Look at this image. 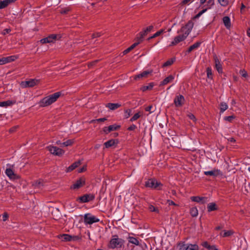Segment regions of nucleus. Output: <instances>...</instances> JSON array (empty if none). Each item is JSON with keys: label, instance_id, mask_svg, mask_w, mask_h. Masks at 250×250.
Masks as SVG:
<instances>
[{"label": "nucleus", "instance_id": "obj_39", "mask_svg": "<svg viewBox=\"0 0 250 250\" xmlns=\"http://www.w3.org/2000/svg\"><path fill=\"white\" fill-rule=\"evenodd\" d=\"M132 113V110L131 109H128L125 110L124 117L125 118L127 119L130 117Z\"/></svg>", "mask_w": 250, "mask_h": 250}, {"label": "nucleus", "instance_id": "obj_24", "mask_svg": "<svg viewBox=\"0 0 250 250\" xmlns=\"http://www.w3.org/2000/svg\"><path fill=\"white\" fill-rule=\"evenodd\" d=\"M59 238L63 241H71V235L68 234H63L59 236Z\"/></svg>", "mask_w": 250, "mask_h": 250}, {"label": "nucleus", "instance_id": "obj_12", "mask_svg": "<svg viewBox=\"0 0 250 250\" xmlns=\"http://www.w3.org/2000/svg\"><path fill=\"white\" fill-rule=\"evenodd\" d=\"M153 25H150L146 28L144 29L138 35L137 38L139 39L140 41H142L144 37L148 33L150 32L153 30Z\"/></svg>", "mask_w": 250, "mask_h": 250}, {"label": "nucleus", "instance_id": "obj_46", "mask_svg": "<svg viewBox=\"0 0 250 250\" xmlns=\"http://www.w3.org/2000/svg\"><path fill=\"white\" fill-rule=\"evenodd\" d=\"M234 118V116L233 115L226 116L224 118V119L229 122H231L232 120Z\"/></svg>", "mask_w": 250, "mask_h": 250}, {"label": "nucleus", "instance_id": "obj_23", "mask_svg": "<svg viewBox=\"0 0 250 250\" xmlns=\"http://www.w3.org/2000/svg\"><path fill=\"white\" fill-rule=\"evenodd\" d=\"M118 143L117 141L114 139H111L104 143V145L106 148H109L117 144Z\"/></svg>", "mask_w": 250, "mask_h": 250}, {"label": "nucleus", "instance_id": "obj_35", "mask_svg": "<svg viewBox=\"0 0 250 250\" xmlns=\"http://www.w3.org/2000/svg\"><path fill=\"white\" fill-rule=\"evenodd\" d=\"M9 5L7 0L0 1V9L6 7Z\"/></svg>", "mask_w": 250, "mask_h": 250}, {"label": "nucleus", "instance_id": "obj_14", "mask_svg": "<svg viewBox=\"0 0 250 250\" xmlns=\"http://www.w3.org/2000/svg\"><path fill=\"white\" fill-rule=\"evenodd\" d=\"M190 199L193 202L201 204H205L208 201V198L207 197L192 196Z\"/></svg>", "mask_w": 250, "mask_h": 250}, {"label": "nucleus", "instance_id": "obj_58", "mask_svg": "<svg viewBox=\"0 0 250 250\" xmlns=\"http://www.w3.org/2000/svg\"><path fill=\"white\" fill-rule=\"evenodd\" d=\"M137 128V126L135 125H132L128 128V130H133Z\"/></svg>", "mask_w": 250, "mask_h": 250}, {"label": "nucleus", "instance_id": "obj_55", "mask_svg": "<svg viewBox=\"0 0 250 250\" xmlns=\"http://www.w3.org/2000/svg\"><path fill=\"white\" fill-rule=\"evenodd\" d=\"M192 1V0H183L182 4L184 5L189 4Z\"/></svg>", "mask_w": 250, "mask_h": 250}, {"label": "nucleus", "instance_id": "obj_8", "mask_svg": "<svg viewBox=\"0 0 250 250\" xmlns=\"http://www.w3.org/2000/svg\"><path fill=\"white\" fill-rule=\"evenodd\" d=\"M199 247L196 244L182 243L179 244V250H198Z\"/></svg>", "mask_w": 250, "mask_h": 250}, {"label": "nucleus", "instance_id": "obj_49", "mask_svg": "<svg viewBox=\"0 0 250 250\" xmlns=\"http://www.w3.org/2000/svg\"><path fill=\"white\" fill-rule=\"evenodd\" d=\"M239 73L243 77L246 78L248 76V73L245 69L240 70Z\"/></svg>", "mask_w": 250, "mask_h": 250}, {"label": "nucleus", "instance_id": "obj_48", "mask_svg": "<svg viewBox=\"0 0 250 250\" xmlns=\"http://www.w3.org/2000/svg\"><path fill=\"white\" fill-rule=\"evenodd\" d=\"M153 86V84H152L151 83H150L148 85L143 86L142 87V90L145 91L146 90L151 89L152 88Z\"/></svg>", "mask_w": 250, "mask_h": 250}, {"label": "nucleus", "instance_id": "obj_57", "mask_svg": "<svg viewBox=\"0 0 250 250\" xmlns=\"http://www.w3.org/2000/svg\"><path fill=\"white\" fill-rule=\"evenodd\" d=\"M152 108V105H149L147 107H146V108H145V110L146 111H148V112H149L150 113H151L153 112L152 111H151V109Z\"/></svg>", "mask_w": 250, "mask_h": 250}, {"label": "nucleus", "instance_id": "obj_40", "mask_svg": "<svg viewBox=\"0 0 250 250\" xmlns=\"http://www.w3.org/2000/svg\"><path fill=\"white\" fill-rule=\"evenodd\" d=\"M218 2L222 6H227L229 4V0H218Z\"/></svg>", "mask_w": 250, "mask_h": 250}, {"label": "nucleus", "instance_id": "obj_51", "mask_svg": "<svg viewBox=\"0 0 250 250\" xmlns=\"http://www.w3.org/2000/svg\"><path fill=\"white\" fill-rule=\"evenodd\" d=\"M103 131L106 134H108L109 132H110L108 126H105L103 129Z\"/></svg>", "mask_w": 250, "mask_h": 250}, {"label": "nucleus", "instance_id": "obj_53", "mask_svg": "<svg viewBox=\"0 0 250 250\" xmlns=\"http://www.w3.org/2000/svg\"><path fill=\"white\" fill-rule=\"evenodd\" d=\"M202 246L204 247V248H207V249H208L209 246H210V245L208 244V243L205 241V242H204L202 244Z\"/></svg>", "mask_w": 250, "mask_h": 250}, {"label": "nucleus", "instance_id": "obj_19", "mask_svg": "<svg viewBox=\"0 0 250 250\" xmlns=\"http://www.w3.org/2000/svg\"><path fill=\"white\" fill-rule=\"evenodd\" d=\"M81 164V161H78L77 162H75V163H73L71 165H70L69 167H68L66 170V172H69L71 171H72L73 169H75L76 167H79Z\"/></svg>", "mask_w": 250, "mask_h": 250}, {"label": "nucleus", "instance_id": "obj_64", "mask_svg": "<svg viewBox=\"0 0 250 250\" xmlns=\"http://www.w3.org/2000/svg\"><path fill=\"white\" fill-rule=\"evenodd\" d=\"M203 14L200 12H199L195 17V19H198Z\"/></svg>", "mask_w": 250, "mask_h": 250}, {"label": "nucleus", "instance_id": "obj_18", "mask_svg": "<svg viewBox=\"0 0 250 250\" xmlns=\"http://www.w3.org/2000/svg\"><path fill=\"white\" fill-rule=\"evenodd\" d=\"M174 79V76L172 75H170L168 76H167V77H166L163 81H162L160 83L159 85H160V86H161L163 85H166V84H168V83L172 82Z\"/></svg>", "mask_w": 250, "mask_h": 250}, {"label": "nucleus", "instance_id": "obj_9", "mask_svg": "<svg viewBox=\"0 0 250 250\" xmlns=\"http://www.w3.org/2000/svg\"><path fill=\"white\" fill-rule=\"evenodd\" d=\"M95 198V196L92 194H86L79 197L78 199V201L80 203H84L88 202L89 201H92Z\"/></svg>", "mask_w": 250, "mask_h": 250}, {"label": "nucleus", "instance_id": "obj_22", "mask_svg": "<svg viewBox=\"0 0 250 250\" xmlns=\"http://www.w3.org/2000/svg\"><path fill=\"white\" fill-rule=\"evenodd\" d=\"M201 42H195V43H194L193 45H191L188 48V49L187 51V52L188 53H189L190 52H191L192 50L197 49L198 47H199V46L201 45Z\"/></svg>", "mask_w": 250, "mask_h": 250}, {"label": "nucleus", "instance_id": "obj_29", "mask_svg": "<svg viewBox=\"0 0 250 250\" xmlns=\"http://www.w3.org/2000/svg\"><path fill=\"white\" fill-rule=\"evenodd\" d=\"M233 233V231L231 230H223L221 233L220 235L223 237H229Z\"/></svg>", "mask_w": 250, "mask_h": 250}, {"label": "nucleus", "instance_id": "obj_54", "mask_svg": "<svg viewBox=\"0 0 250 250\" xmlns=\"http://www.w3.org/2000/svg\"><path fill=\"white\" fill-rule=\"evenodd\" d=\"M10 31H11L10 28H6L3 30L2 34L3 35H6V34H8Z\"/></svg>", "mask_w": 250, "mask_h": 250}, {"label": "nucleus", "instance_id": "obj_50", "mask_svg": "<svg viewBox=\"0 0 250 250\" xmlns=\"http://www.w3.org/2000/svg\"><path fill=\"white\" fill-rule=\"evenodd\" d=\"M188 116L190 120H192L194 122L196 121V118L193 114L191 113H189Z\"/></svg>", "mask_w": 250, "mask_h": 250}, {"label": "nucleus", "instance_id": "obj_26", "mask_svg": "<svg viewBox=\"0 0 250 250\" xmlns=\"http://www.w3.org/2000/svg\"><path fill=\"white\" fill-rule=\"evenodd\" d=\"M15 103V102L8 100L6 101H4L2 102H0V106L1 107H7L11 106L14 104Z\"/></svg>", "mask_w": 250, "mask_h": 250}, {"label": "nucleus", "instance_id": "obj_62", "mask_svg": "<svg viewBox=\"0 0 250 250\" xmlns=\"http://www.w3.org/2000/svg\"><path fill=\"white\" fill-rule=\"evenodd\" d=\"M106 120V119L105 118H99L96 120V121L98 122H104Z\"/></svg>", "mask_w": 250, "mask_h": 250}, {"label": "nucleus", "instance_id": "obj_47", "mask_svg": "<svg viewBox=\"0 0 250 250\" xmlns=\"http://www.w3.org/2000/svg\"><path fill=\"white\" fill-rule=\"evenodd\" d=\"M137 42L134 43L133 44H132L129 48L131 50L133 49L134 48H135L138 44H139L142 41H140V40L139 39H138L137 38Z\"/></svg>", "mask_w": 250, "mask_h": 250}, {"label": "nucleus", "instance_id": "obj_5", "mask_svg": "<svg viewBox=\"0 0 250 250\" xmlns=\"http://www.w3.org/2000/svg\"><path fill=\"white\" fill-rule=\"evenodd\" d=\"M146 187L154 189H161L163 185L160 182H158L155 179H149L145 184Z\"/></svg>", "mask_w": 250, "mask_h": 250}, {"label": "nucleus", "instance_id": "obj_52", "mask_svg": "<svg viewBox=\"0 0 250 250\" xmlns=\"http://www.w3.org/2000/svg\"><path fill=\"white\" fill-rule=\"evenodd\" d=\"M8 218V215L7 213L5 212L2 214V220L5 221Z\"/></svg>", "mask_w": 250, "mask_h": 250}, {"label": "nucleus", "instance_id": "obj_30", "mask_svg": "<svg viewBox=\"0 0 250 250\" xmlns=\"http://www.w3.org/2000/svg\"><path fill=\"white\" fill-rule=\"evenodd\" d=\"M207 208L208 212L216 210L217 209L216 205L214 203H210L208 204Z\"/></svg>", "mask_w": 250, "mask_h": 250}, {"label": "nucleus", "instance_id": "obj_2", "mask_svg": "<svg viewBox=\"0 0 250 250\" xmlns=\"http://www.w3.org/2000/svg\"><path fill=\"white\" fill-rule=\"evenodd\" d=\"M61 92H57L42 99L39 102L41 107L47 106L55 102L61 95Z\"/></svg>", "mask_w": 250, "mask_h": 250}, {"label": "nucleus", "instance_id": "obj_10", "mask_svg": "<svg viewBox=\"0 0 250 250\" xmlns=\"http://www.w3.org/2000/svg\"><path fill=\"white\" fill-rule=\"evenodd\" d=\"M60 38V35L52 34L46 38L41 39L40 42L42 43H50Z\"/></svg>", "mask_w": 250, "mask_h": 250}, {"label": "nucleus", "instance_id": "obj_45", "mask_svg": "<svg viewBox=\"0 0 250 250\" xmlns=\"http://www.w3.org/2000/svg\"><path fill=\"white\" fill-rule=\"evenodd\" d=\"M164 32V29H161V30L157 31V32H156L155 34H154L152 35V37H154V38H156V37L160 36V35H161Z\"/></svg>", "mask_w": 250, "mask_h": 250}, {"label": "nucleus", "instance_id": "obj_61", "mask_svg": "<svg viewBox=\"0 0 250 250\" xmlns=\"http://www.w3.org/2000/svg\"><path fill=\"white\" fill-rule=\"evenodd\" d=\"M131 50L130 49V48L129 47H128V48H127L125 50L123 53L124 55H125L127 53H128L129 52H130Z\"/></svg>", "mask_w": 250, "mask_h": 250}, {"label": "nucleus", "instance_id": "obj_7", "mask_svg": "<svg viewBox=\"0 0 250 250\" xmlns=\"http://www.w3.org/2000/svg\"><path fill=\"white\" fill-rule=\"evenodd\" d=\"M48 150L52 154L58 156H62L64 151L56 146H49L47 147Z\"/></svg>", "mask_w": 250, "mask_h": 250}, {"label": "nucleus", "instance_id": "obj_31", "mask_svg": "<svg viewBox=\"0 0 250 250\" xmlns=\"http://www.w3.org/2000/svg\"><path fill=\"white\" fill-rule=\"evenodd\" d=\"M228 108V105L225 102H222L220 104V113H223L225 110Z\"/></svg>", "mask_w": 250, "mask_h": 250}, {"label": "nucleus", "instance_id": "obj_13", "mask_svg": "<svg viewBox=\"0 0 250 250\" xmlns=\"http://www.w3.org/2000/svg\"><path fill=\"white\" fill-rule=\"evenodd\" d=\"M7 167L5 170V174L10 179H15L17 178L16 175L14 172L13 170L11 168V165L10 164H7L6 165Z\"/></svg>", "mask_w": 250, "mask_h": 250}, {"label": "nucleus", "instance_id": "obj_63", "mask_svg": "<svg viewBox=\"0 0 250 250\" xmlns=\"http://www.w3.org/2000/svg\"><path fill=\"white\" fill-rule=\"evenodd\" d=\"M85 170H86V168L83 167L82 168H81L78 170V172L81 173V172L84 171Z\"/></svg>", "mask_w": 250, "mask_h": 250}, {"label": "nucleus", "instance_id": "obj_27", "mask_svg": "<svg viewBox=\"0 0 250 250\" xmlns=\"http://www.w3.org/2000/svg\"><path fill=\"white\" fill-rule=\"evenodd\" d=\"M223 21L225 26L227 28H229L231 25L230 18L228 16L224 17Z\"/></svg>", "mask_w": 250, "mask_h": 250}, {"label": "nucleus", "instance_id": "obj_28", "mask_svg": "<svg viewBox=\"0 0 250 250\" xmlns=\"http://www.w3.org/2000/svg\"><path fill=\"white\" fill-rule=\"evenodd\" d=\"M33 186H34L35 188H40L43 186V180L40 179L39 180L35 181L33 184Z\"/></svg>", "mask_w": 250, "mask_h": 250}, {"label": "nucleus", "instance_id": "obj_17", "mask_svg": "<svg viewBox=\"0 0 250 250\" xmlns=\"http://www.w3.org/2000/svg\"><path fill=\"white\" fill-rule=\"evenodd\" d=\"M214 60L215 62V67L218 72L220 74H222L223 73V69L222 65L220 62V60L218 58V57L215 55L214 57Z\"/></svg>", "mask_w": 250, "mask_h": 250}, {"label": "nucleus", "instance_id": "obj_60", "mask_svg": "<svg viewBox=\"0 0 250 250\" xmlns=\"http://www.w3.org/2000/svg\"><path fill=\"white\" fill-rule=\"evenodd\" d=\"M167 203L168 204V205L169 206L173 205V206H178V205L175 204L173 201H172L171 200H167Z\"/></svg>", "mask_w": 250, "mask_h": 250}, {"label": "nucleus", "instance_id": "obj_41", "mask_svg": "<svg viewBox=\"0 0 250 250\" xmlns=\"http://www.w3.org/2000/svg\"><path fill=\"white\" fill-rule=\"evenodd\" d=\"M148 209L151 212H157V213L159 212L158 208H156V207H154L152 205H150L149 206Z\"/></svg>", "mask_w": 250, "mask_h": 250}, {"label": "nucleus", "instance_id": "obj_4", "mask_svg": "<svg viewBox=\"0 0 250 250\" xmlns=\"http://www.w3.org/2000/svg\"><path fill=\"white\" fill-rule=\"evenodd\" d=\"M99 221V218L91 213L85 214L83 216V222L85 225H92Z\"/></svg>", "mask_w": 250, "mask_h": 250}, {"label": "nucleus", "instance_id": "obj_56", "mask_svg": "<svg viewBox=\"0 0 250 250\" xmlns=\"http://www.w3.org/2000/svg\"><path fill=\"white\" fill-rule=\"evenodd\" d=\"M101 36V33H94L92 35V38L93 39L94 38H98V37H99Z\"/></svg>", "mask_w": 250, "mask_h": 250}, {"label": "nucleus", "instance_id": "obj_42", "mask_svg": "<svg viewBox=\"0 0 250 250\" xmlns=\"http://www.w3.org/2000/svg\"><path fill=\"white\" fill-rule=\"evenodd\" d=\"M73 140H68L66 142H64L63 143H62V145L63 146H67L72 145L73 144Z\"/></svg>", "mask_w": 250, "mask_h": 250}, {"label": "nucleus", "instance_id": "obj_25", "mask_svg": "<svg viewBox=\"0 0 250 250\" xmlns=\"http://www.w3.org/2000/svg\"><path fill=\"white\" fill-rule=\"evenodd\" d=\"M121 105L118 103H108L106 106L108 107L110 110H115L120 107Z\"/></svg>", "mask_w": 250, "mask_h": 250}, {"label": "nucleus", "instance_id": "obj_33", "mask_svg": "<svg viewBox=\"0 0 250 250\" xmlns=\"http://www.w3.org/2000/svg\"><path fill=\"white\" fill-rule=\"evenodd\" d=\"M190 213L193 217H196L198 214V211L196 207L191 208L190 210Z\"/></svg>", "mask_w": 250, "mask_h": 250}, {"label": "nucleus", "instance_id": "obj_44", "mask_svg": "<svg viewBox=\"0 0 250 250\" xmlns=\"http://www.w3.org/2000/svg\"><path fill=\"white\" fill-rule=\"evenodd\" d=\"M207 74L208 78H211L212 73L211 68L209 67L207 68Z\"/></svg>", "mask_w": 250, "mask_h": 250}, {"label": "nucleus", "instance_id": "obj_11", "mask_svg": "<svg viewBox=\"0 0 250 250\" xmlns=\"http://www.w3.org/2000/svg\"><path fill=\"white\" fill-rule=\"evenodd\" d=\"M85 184V179L83 177H81L71 186L70 188L73 189H77L84 186Z\"/></svg>", "mask_w": 250, "mask_h": 250}, {"label": "nucleus", "instance_id": "obj_21", "mask_svg": "<svg viewBox=\"0 0 250 250\" xmlns=\"http://www.w3.org/2000/svg\"><path fill=\"white\" fill-rule=\"evenodd\" d=\"M220 172L219 170L218 169H213L211 171H204V173L205 175L208 176H217Z\"/></svg>", "mask_w": 250, "mask_h": 250}, {"label": "nucleus", "instance_id": "obj_6", "mask_svg": "<svg viewBox=\"0 0 250 250\" xmlns=\"http://www.w3.org/2000/svg\"><path fill=\"white\" fill-rule=\"evenodd\" d=\"M40 81L39 79H31L28 81H22L20 85L22 88L32 87L38 84Z\"/></svg>", "mask_w": 250, "mask_h": 250}, {"label": "nucleus", "instance_id": "obj_36", "mask_svg": "<svg viewBox=\"0 0 250 250\" xmlns=\"http://www.w3.org/2000/svg\"><path fill=\"white\" fill-rule=\"evenodd\" d=\"M174 61H175L174 58L170 59L167 60L166 62H165L163 64V67H167V66H170L174 62Z\"/></svg>", "mask_w": 250, "mask_h": 250}, {"label": "nucleus", "instance_id": "obj_43", "mask_svg": "<svg viewBox=\"0 0 250 250\" xmlns=\"http://www.w3.org/2000/svg\"><path fill=\"white\" fill-rule=\"evenodd\" d=\"M71 241H79L81 240V237L79 235H71Z\"/></svg>", "mask_w": 250, "mask_h": 250}, {"label": "nucleus", "instance_id": "obj_1", "mask_svg": "<svg viewBox=\"0 0 250 250\" xmlns=\"http://www.w3.org/2000/svg\"><path fill=\"white\" fill-rule=\"evenodd\" d=\"M193 27V23L189 21L185 26H183L181 29L178 31V33H182L176 36L173 41L171 42L169 46L176 45L178 43L184 41L191 32Z\"/></svg>", "mask_w": 250, "mask_h": 250}, {"label": "nucleus", "instance_id": "obj_3", "mask_svg": "<svg viewBox=\"0 0 250 250\" xmlns=\"http://www.w3.org/2000/svg\"><path fill=\"white\" fill-rule=\"evenodd\" d=\"M125 241L119 238L117 235L112 236L108 244V247L111 249H120L124 246Z\"/></svg>", "mask_w": 250, "mask_h": 250}, {"label": "nucleus", "instance_id": "obj_37", "mask_svg": "<svg viewBox=\"0 0 250 250\" xmlns=\"http://www.w3.org/2000/svg\"><path fill=\"white\" fill-rule=\"evenodd\" d=\"M142 115V114L141 112H138L133 115V116L130 119V121L131 122L135 121L138 119Z\"/></svg>", "mask_w": 250, "mask_h": 250}, {"label": "nucleus", "instance_id": "obj_34", "mask_svg": "<svg viewBox=\"0 0 250 250\" xmlns=\"http://www.w3.org/2000/svg\"><path fill=\"white\" fill-rule=\"evenodd\" d=\"M215 4V0H208L207 1V4H205L204 6L207 7L208 8L210 9L212 6H214Z\"/></svg>", "mask_w": 250, "mask_h": 250}, {"label": "nucleus", "instance_id": "obj_59", "mask_svg": "<svg viewBox=\"0 0 250 250\" xmlns=\"http://www.w3.org/2000/svg\"><path fill=\"white\" fill-rule=\"evenodd\" d=\"M208 250H219L216 246L210 245L208 249Z\"/></svg>", "mask_w": 250, "mask_h": 250}, {"label": "nucleus", "instance_id": "obj_16", "mask_svg": "<svg viewBox=\"0 0 250 250\" xmlns=\"http://www.w3.org/2000/svg\"><path fill=\"white\" fill-rule=\"evenodd\" d=\"M185 98L182 95H177L174 99V103L177 107L181 106L184 103Z\"/></svg>", "mask_w": 250, "mask_h": 250}, {"label": "nucleus", "instance_id": "obj_38", "mask_svg": "<svg viewBox=\"0 0 250 250\" xmlns=\"http://www.w3.org/2000/svg\"><path fill=\"white\" fill-rule=\"evenodd\" d=\"M110 132L117 130L120 127V126L116 124H114L108 126Z\"/></svg>", "mask_w": 250, "mask_h": 250}, {"label": "nucleus", "instance_id": "obj_32", "mask_svg": "<svg viewBox=\"0 0 250 250\" xmlns=\"http://www.w3.org/2000/svg\"><path fill=\"white\" fill-rule=\"evenodd\" d=\"M128 241L129 243L134 244L136 246L139 245V241L135 237L130 236L128 237Z\"/></svg>", "mask_w": 250, "mask_h": 250}, {"label": "nucleus", "instance_id": "obj_20", "mask_svg": "<svg viewBox=\"0 0 250 250\" xmlns=\"http://www.w3.org/2000/svg\"><path fill=\"white\" fill-rule=\"evenodd\" d=\"M152 72V70H146L143 71L142 73L138 74V75L135 76V79H140V78H146L147 77V76L151 74Z\"/></svg>", "mask_w": 250, "mask_h": 250}, {"label": "nucleus", "instance_id": "obj_15", "mask_svg": "<svg viewBox=\"0 0 250 250\" xmlns=\"http://www.w3.org/2000/svg\"><path fill=\"white\" fill-rule=\"evenodd\" d=\"M17 57L16 56H11L0 58V65H2L15 61Z\"/></svg>", "mask_w": 250, "mask_h": 250}]
</instances>
